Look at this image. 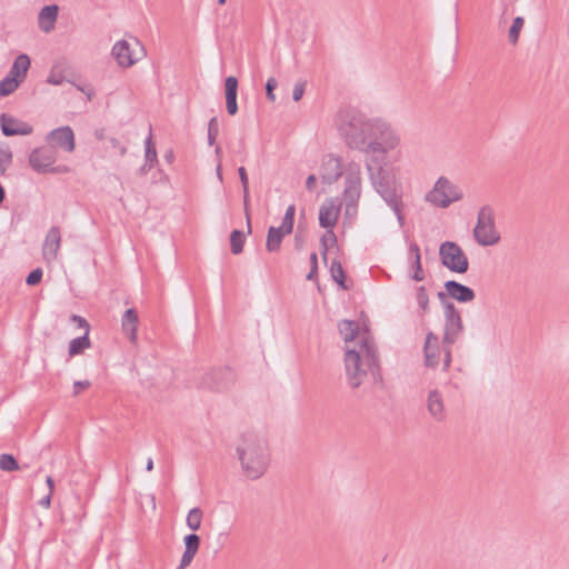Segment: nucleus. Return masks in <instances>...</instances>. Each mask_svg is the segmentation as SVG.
<instances>
[{"label":"nucleus","mask_w":569,"mask_h":569,"mask_svg":"<svg viewBox=\"0 0 569 569\" xmlns=\"http://www.w3.org/2000/svg\"><path fill=\"white\" fill-rule=\"evenodd\" d=\"M377 119L369 118L357 109L347 108L337 112L333 122L340 138L349 148L365 152Z\"/></svg>","instance_id":"obj_3"},{"label":"nucleus","mask_w":569,"mask_h":569,"mask_svg":"<svg viewBox=\"0 0 569 569\" xmlns=\"http://www.w3.org/2000/svg\"><path fill=\"white\" fill-rule=\"evenodd\" d=\"M59 8L57 4L43 7L38 14V27L41 31L49 33L56 28Z\"/></svg>","instance_id":"obj_22"},{"label":"nucleus","mask_w":569,"mask_h":569,"mask_svg":"<svg viewBox=\"0 0 569 569\" xmlns=\"http://www.w3.org/2000/svg\"><path fill=\"white\" fill-rule=\"evenodd\" d=\"M51 497L52 493H48L46 497H43L39 502L40 506H42L43 508H49L51 505Z\"/></svg>","instance_id":"obj_54"},{"label":"nucleus","mask_w":569,"mask_h":569,"mask_svg":"<svg viewBox=\"0 0 569 569\" xmlns=\"http://www.w3.org/2000/svg\"><path fill=\"white\" fill-rule=\"evenodd\" d=\"M41 278H42V270L40 268H37L29 273V276L26 279V282L29 286H34L41 281Z\"/></svg>","instance_id":"obj_42"},{"label":"nucleus","mask_w":569,"mask_h":569,"mask_svg":"<svg viewBox=\"0 0 569 569\" xmlns=\"http://www.w3.org/2000/svg\"><path fill=\"white\" fill-rule=\"evenodd\" d=\"M446 292H439L438 297L440 300H443L447 296L459 301V302H470L475 299V291L455 280H449L445 283Z\"/></svg>","instance_id":"obj_18"},{"label":"nucleus","mask_w":569,"mask_h":569,"mask_svg":"<svg viewBox=\"0 0 569 569\" xmlns=\"http://www.w3.org/2000/svg\"><path fill=\"white\" fill-rule=\"evenodd\" d=\"M416 300L422 313H427L429 311V296L423 286L417 288Z\"/></svg>","instance_id":"obj_37"},{"label":"nucleus","mask_w":569,"mask_h":569,"mask_svg":"<svg viewBox=\"0 0 569 569\" xmlns=\"http://www.w3.org/2000/svg\"><path fill=\"white\" fill-rule=\"evenodd\" d=\"M11 158H12L11 152H9V153H7V154H6V161H7V162H10V161H11Z\"/></svg>","instance_id":"obj_63"},{"label":"nucleus","mask_w":569,"mask_h":569,"mask_svg":"<svg viewBox=\"0 0 569 569\" xmlns=\"http://www.w3.org/2000/svg\"><path fill=\"white\" fill-rule=\"evenodd\" d=\"M463 330L460 312L453 303H445V332H443V370H447L451 362L450 346H452L460 337Z\"/></svg>","instance_id":"obj_7"},{"label":"nucleus","mask_w":569,"mask_h":569,"mask_svg":"<svg viewBox=\"0 0 569 569\" xmlns=\"http://www.w3.org/2000/svg\"><path fill=\"white\" fill-rule=\"evenodd\" d=\"M409 254L412 259L411 269L413 270L411 278L416 281H422L425 279V272L421 266L420 249L417 243L409 246Z\"/></svg>","instance_id":"obj_26"},{"label":"nucleus","mask_w":569,"mask_h":569,"mask_svg":"<svg viewBox=\"0 0 569 569\" xmlns=\"http://www.w3.org/2000/svg\"><path fill=\"white\" fill-rule=\"evenodd\" d=\"M234 450L246 478L257 480L266 473L270 463V449L262 433L251 430L242 432Z\"/></svg>","instance_id":"obj_1"},{"label":"nucleus","mask_w":569,"mask_h":569,"mask_svg":"<svg viewBox=\"0 0 569 569\" xmlns=\"http://www.w3.org/2000/svg\"><path fill=\"white\" fill-rule=\"evenodd\" d=\"M216 173H217L218 180L220 182H222L223 181V177H222V166H221V161L220 160L217 162Z\"/></svg>","instance_id":"obj_55"},{"label":"nucleus","mask_w":569,"mask_h":569,"mask_svg":"<svg viewBox=\"0 0 569 569\" xmlns=\"http://www.w3.org/2000/svg\"><path fill=\"white\" fill-rule=\"evenodd\" d=\"M238 173H239V179H240V182L242 186L243 193H247V190H249V180H248V174H247L244 167H240L238 169Z\"/></svg>","instance_id":"obj_46"},{"label":"nucleus","mask_w":569,"mask_h":569,"mask_svg":"<svg viewBox=\"0 0 569 569\" xmlns=\"http://www.w3.org/2000/svg\"><path fill=\"white\" fill-rule=\"evenodd\" d=\"M305 93V83H296L292 91V99L299 101Z\"/></svg>","instance_id":"obj_48"},{"label":"nucleus","mask_w":569,"mask_h":569,"mask_svg":"<svg viewBox=\"0 0 569 569\" xmlns=\"http://www.w3.org/2000/svg\"><path fill=\"white\" fill-rule=\"evenodd\" d=\"M146 469H147V471H152L153 470V460H152V458H149L147 460Z\"/></svg>","instance_id":"obj_57"},{"label":"nucleus","mask_w":569,"mask_h":569,"mask_svg":"<svg viewBox=\"0 0 569 569\" xmlns=\"http://www.w3.org/2000/svg\"><path fill=\"white\" fill-rule=\"evenodd\" d=\"M144 148H146V164L142 167V170L147 171V170H150L153 167V164L157 162V150H156L154 143L152 142L151 131L149 132V136L146 138Z\"/></svg>","instance_id":"obj_30"},{"label":"nucleus","mask_w":569,"mask_h":569,"mask_svg":"<svg viewBox=\"0 0 569 569\" xmlns=\"http://www.w3.org/2000/svg\"><path fill=\"white\" fill-rule=\"evenodd\" d=\"M46 482L48 485V488H49V492L48 493H53V490H54V481L52 479L51 476H48L47 479H46Z\"/></svg>","instance_id":"obj_56"},{"label":"nucleus","mask_w":569,"mask_h":569,"mask_svg":"<svg viewBox=\"0 0 569 569\" xmlns=\"http://www.w3.org/2000/svg\"><path fill=\"white\" fill-rule=\"evenodd\" d=\"M46 141L52 148H61L67 152H72L74 150V133L69 126L60 127L54 130H51L46 136Z\"/></svg>","instance_id":"obj_15"},{"label":"nucleus","mask_w":569,"mask_h":569,"mask_svg":"<svg viewBox=\"0 0 569 569\" xmlns=\"http://www.w3.org/2000/svg\"><path fill=\"white\" fill-rule=\"evenodd\" d=\"M445 348L440 349L439 340L436 335L429 332L425 342V363L427 367L436 368L440 360H443Z\"/></svg>","instance_id":"obj_19"},{"label":"nucleus","mask_w":569,"mask_h":569,"mask_svg":"<svg viewBox=\"0 0 569 569\" xmlns=\"http://www.w3.org/2000/svg\"><path fill=\"white\" fill-rule=\"evenodd\" d=\"M224 375V371L222 370H214L208 373L204 377L203 385L207 388L216 389V390H223L227 388V383L222 381V376Z\"/></svg>","instance_id":"obj_29"},{"label":"nucleus","mask_w":569,"mask_h":569,"mask_svg":"<svg viewBox=\"0 0 569 569\" xmlns=\"http://www.w3.org/2000/svg\"><path fill=\"white\" fill-rule=\"evenodd\" d=\"M91 347L89 333H83L81 337L74 338L69 342L68 353L69 357H76L82 355L87 349Z\"/></svg>","instance_id":"obj_27"},{"label":"nucleus","mask_w":569,"mask_h":569,"mask_svg":"<svg viewBox=\"0 0 569 569\" xmlns=\"http://www.w3.org/2000/svg\"><path fill=\"white\" fill-rule=\"evenodd\" d=\"M319 172L323 183L332 184L336 182L340 177L343 176L340 158L333 154L325 156L322 158Z\"/></svg>","instance_id":"obj_17"},{"label":"nucleus","mask_w":569,"mask_h":569,"mask_svg":"<svg viewBox=\"0 0 569 569\" xmlns=\"http://www.w3.org/2000/svg\"><path fill=\"white\" fill-rule=\"evenodd\" d=\"M21 81L17 78H14L11 74H7L1 81H0V97H7L11 93H13Z\"/></svg>","instance_id":"obj_31"},{"label":"nucleus","mask_w":569,"mask_h":569,"mask_svg":"<svg viewBox=\"0 0 569 569\" xmlns=\"http://www.w3.org/2000/svg\"><path fill=\"white\" fill-rule=\"evenodd\" d=\"M439 257L441 263L452 272L465 273L469 268L467 254L453 241H445L440 244Z\"/></svg>","instance_id":"obj_12"},{"label":"nucleus","mask_w":569,"mask_h":569,"mask_svg":"<svg viewBox=\"0 0 569 569\" xmlns=\"http://www.w3.org/2000/svg\"><path fill=\"white\" fill-rule=\"evenodd\" d=\"M138 313L133 308L126 310L121 318L122 330L132 343L138 341Z\"/></svg>","instance_id":"obj_23"},{"label":"nucleus","mask_w":569,"mask_h":569,"mask_svg":"<svg viewBox=\"0 0 569 569\" xmlns=\"http://www.w3.org/2000/svg\"><path fill=\"white\" fill-rule=\"evenodd\" d=\"M342 202L337 198H328L326 199L320 209H319V224L322 228L328 229V232L322 237L321 243L323 247L322 256L327 258V239L329 238L333 242L336 241V236L332 231L333 227L337 224Z\"/></svg>","instance_id":"obj_11"},{"label":"nucleus","mask_w":569,"mask_h":569,"mask_svg":"<svg viewBox=\"0 0 569 569\" xmlns=\"http://www.w3.org/2000/svg\"><path fill=\"white\" fill-rule=\"evenodd\" d=\"M368 170L370 172V181L373 189L392 209L397 216L399 224L403 226L405 218L402 214V194L396 177L383 167H379L376 171H372L371 167H368Z\"/></svg>","instance_id":"obj_4"},{"label":"nucleus","mask_w":569,"mask_h":569,"mask_svg":"<svg viewBox=\"0 0 569 569\" xmlns=\"http://www.w3.org/2000/svg\"><path fill=\"white\" fill-rule=\"evenodd\" d=\"M202 517H203V512L200 508H198V507L192 508L188 512L187 520H186L188 528H190L192 531L199 530L200 526H201Z\"/></svg>","instance_id":"obj_33"},{"label":"nucleus","mask_w":569,"mask_h":569,"mask_svg":"<svg viewBox=\"0 0 569 569\" xmlns=\"http://www.w3.org/2000/svg\"><path fill=\"white\" fill-rule=\"evenodd\" d=\"M243 207H244V212H246V217H247L248 228L250 229V217H249V190H247V193H243Z\"/></svg>","instance_id":"obj_51"},{"label":"nucleus","mask_w":569,"mask_h":569,"mask_svg":"<svg viewBox=\"0 0 569 569\" xmlns=\"http://www.w3.org/2000/svg\"><path fill=\"white\" fill-rule=\"evenodd\" d=\"M30 64V58L26 53H21L14 59L9 74L13 76L22 82L27 76Z\"/></svg>","instance_id":"obj_25"},{"label":"nucleus","mask_w":569,"mask_h":569,"mask_svg":"<svg viewBox=\"0 0 569 569\" xmlns=\"http://www.w3.org/2000/svg\"><path fill=\"white\" fill-rule=\"evenodd\" d=\"M287 233L276 227H270L267 234L266 248L269 252H276L280 249L283 237Z\"/></svg>","instance_id":"obj_28"},{"label":"nucleus","mask_w":569,"mask_h":569,"mask_svg":"<svg viewBox=\"0 0 569 569\" xmlns=\"http://www.w3.org/2000/svg\"><path fill=\"white\" fill-rule=\"evenodd\" d=\"M78 89H79V90H81L82 92L87 93V96H88V98H89V99L91 98V96H92V90H91V89H89L88 91H86V90H84L83 88H81V87H78Z\"/></svg>","instance_id":"obj_59"},{"label":"nucleus","mask_w":569,"mask_h":569,"mask_svg":"<svg viewBox=\"0 0 569 569\" xmlns=\"http://www.w3.org/2000/svg\"><path fill=\"white\" fill-rule=\"evenodd\" d=\"M427 409L429 415L436 421H443L446 418V407L443 395L438 389H432L427 396Z\"/></svg>","instance_id":"obj_21"},{"label":"nucleus","mask_w":569,"mask_h":569,"mask_svg":"<svg viewBox=\"0 0 569 569\" xmlns=\"http://www.w3.org/2000/svg\"><path fill=\"white\" fill-rule=\"evenodd\" d=\"M184 541V550L198 552L200 547V537L196 533L187 535L183 539Z\"/></svg>","instance_id":"obj_39"},{"label":"nucleus","mask_w":569,"mask_h":569,"mask_svg":"<svg viewBox=\"0 0 569 569\" xmlns=\"http://www.w3.org/2000/svg\"><path fill=\"white\" fill-rule=\"evenodd\" d=\"M310 262H311V270L310 272L307 274V279L308 280H312L316 276H317V270H318V258H317V253L316 252H312L310 254Z\"/></svg>","instance_id":"obj_45"},{"label":"nucleus","mask_w":569,"mask_h":569,"mask_svg":"<svg viewBox=\"0 0 569 569\" xmlns=\"http://www.w3.org/2000/svg\"><path fill=\"white\" fill-rule=\"evenodd\" d=\"M277 86H278V82L274 78H269L267 80L266 92H267L268 100H270L271 102H273L276 100V96H274L273 91L277 88Z\"/></svg>","instance_id":"obj_41"},{"label":"nucleus","mask_w":569,"mask_h":569,"mask_svg":"<svg viewBox=\"0 0 569 569\" xmlns=\"http://www.w3.org/2000/svg\"><path fill=\"white\" fill-rule=\"evenodd\" d=\"M86 516L84 512H82V515H80L79 517H77V523H78V527L81 525V520L82 518Z\"/></svg>","instance_id":"obj_62"},{"label":"nucleus","mask_w":569,"mask_h":569,"mask_svg":"<svg viewBox=\"0 0 569 569\" xmlns=\"http://www.w3.org/2000/svg\"><path fill=\"white\" fill-rule=\"evenodd\" d=\"M110 144L113 149H118L121 156H124L127 153V147L121 144V142L118 139L111 138Z\"/></svg>","instance_id":"obj_50"},{"label":"nucleus","mask_w":569,"mask_h":569,"mask_svg":"<svg viewBox=\"0 0 569 569\" xmlns=\"http://www.w3.org/2000/svg\"><path fill=\"white\" fill-rule=\"evenodd\" d=\"M525 24V20L522 17H517L513 19L512 24L508 32V38L510 43L516 44L519 40L520 31Z\"/></svg>","instance_id":"obj_35"},{"label":"nucleus","mask_w":569,"mask_h":569,"mask_svg":"<svg viewBox=\"0 0 569 569\" xmlns=\"http://www.w3.org/2000/svg\"><path fill=\"white\" fill-rule=\"evenodd\" d=\"M71 321L76 322L78 325V328L83 329L84 330L83 333L90 332V325L84 318L77 316V315H72Z\"/></svg>","instance_id":"obj_44"},{"label":"nucleus","mask_w":569,"mask_h":569,"mask_svg":"<svg viewBox=\"0 0 569 569\" xmlns=\"http://www.w3.org/2000/svg\"><path fill=\"white\" fill-rule=\"evenodd\" d=\"M91 386L90 381H74L73 383V395L78 396L82 390L88 389Z\"/></svg>","instance_id":"obj_49"},{"label":"nucleus","mask_w":569,"mask_h":569,"mask_svg":"<svg viewBox=\"0 0 569 569\" xmlns=\"http://www.w3.org/2000/svg\"><path fill=\"white\" fill-rule=\"evenodd\" d=\"M399 133L387 121L378 118L372 131L366 153H389L400 146Z\"/></svg>","instance_id":"obj_6"},{"label":"nucleus","mask_w":569,"mask_h":569,"mask_svg":"<svg viewBox=\"0 0 569 569\" xmlns=\"http://www.w3.org/2000/svg\"><path fill=\"white\" fill-rule=\"evenodd\" d=\"M0 127L6 137L30 136L33 133V127L29 122L22 121L8 113L0 116Z\"/></svg>","instance_id":"obj_16"},{"label":"nucleus","mask_w":569,"mask_h":569,"mask_svg":"<svg viewBox=\"0 0 569 569\" xmlns=\"http://www.w3.org/2000/svg\"><path fill=\"white\" fill-rule=\"evenodd\" d=\"M68 171H69V168L67 166L54 167L53 164L51 166V169L49 170L50 173H66Z\"/></svg>","instance_id":"obj_53"},{"label":"nucleus","mask_w":569,"mask_h":569,"mask_svg":"<svg viewBox=\"0 0 569 569\" xmlns=\"http://www.w3.org/2000/svg\"><path fill=\"white\" fill-rule=\"evenodd\" d=\"M61 246V233L58 227H51L46 236L42 254L47 262H51L57 259L58 252Z\"/></svg>","instance_id":"obj_20"},{"label":"nucleus","mask_w":569,"mask_h":569,"mask_svg":"<svg viewBox=\"0 0 569 569\" xmlns=\"http://www.w3.org/2000/svg\"><path fill=\"white\" fill-rule=\"evenodd\" d=\"M339 333L345 341V348L348 346L359 347L362 345L361 336H366L368 342H375L369 330L360 329L356 321L342 320L338 325Z\"/></svg>","instance_id":"obj_13"},{"label":"nucleus","mask_w":569,"mask_h":569,"mask_svg":"<svg viewBox=\"0 0 569 569\" xmlns=\"http://www.w3.org/2000/svg\"><path fill=\"white\" fill-rule=\"evenodd\" d=\"M343 189L341 202L345 204L346 216L353 217L358 211V203L362 193V171L357 162H349L343 168Z\"/></svg>","instance_id":"obj_5"},{"label":"nucleus","mask_w":569,"mask_h":569,"mask_svg":"<svg viewBox=\"0 0 569 569\" xmlns=\"http://www.w3.org/2000/svg\"><path fill=\"white\" fill-rule=\"evenodd\" d=\"M472 233L479 246L490 247L499 242L500 234L496 229L495 213L491 207L483 206L479 209Z\"/></svg>","instance_id":"obj_8"},{"label":"nucleus","mask_w":569,"mask_h":569,"mask_svg":"<svg viewBox=\"0 0 569 569\" xmlns=\"http://www.w3.org/2000/svg\"><path fill=\"white\" fill-rule=\"evenodd\" d=\"M226 89V106L227 111L230 116H234L238 112L237 104V91H238V80L236 77H228L224 81Z\"/></svg>","instance_id":"obj_24"},{"label":"nucleus","mask_w":569,"mask_h":569,"mask_svg":"<svg viewBox=\"0 0 569 569\" xmlns=\"http://www.w3.org/2000/svg\"><path fill=\"white\" fill-rule=\"evenodd\" d=\"M96 137H97L99 140L103 139V130H97V131H96Z\"/></svg>","instance_id":"obj_60"},{"label":"nucleus","mask_w":569,"mask_h":569,"mask_svg":"<svg viewBox=\"0 0 569 569\" xmlns=\"http://www.w3.org/2000/svg\"><path fill=\"white\" fill-rule=\"evenodd\" d=\"M214 152L217 154L218 161H221V148L219 146L216 147Z\"/></svg>","instance_id":"obj_58"},{"label":"nucleus","mask_w":569,"mask_h":569,"mask_svg":"<svg viewBox=\"0 0 569 569\" xmlns=\"http://www.w3.org/2000/svg\"><path fill=\"white\" fill-rule=\"evenodd\" d=\"M463 198L461 188L446 177H440L433 188L426 194V201L435 207L446 209Z\"/></svg>","instance_id":"obj_9"},{"label":"nucleus","mask_w":569,"mask_h":569,"mask_svg":"<svg viewBox=\"0 0 569 569\" xmlns=\"http://www.w3.org/2000/svg\"><path fill=\"white\" fill-rule=\"evenodd\" d=\"M196 555V552L184 550L177 569H186L192 562Z\"/></svg>","instance_id":"obj_43"},{"label":"nucleus","mask_w":569,"mask_h":569,"mask_svg":"<svg viewBox=\"0 0 569 569\" xmlns=\"http://www.w3.org/2000/svg\"><path fill=\"white\" fill-rule=\"evenodd\" d=\"M295 214H296V206L290 204L284 213V217L282 219V223L278 229H280L282 232L290 234L293 229V221H295Z\"/></svg>","instance_id":"obj_32"},{"label":"nucleus","mask_w":569,"mask_h":569,"mask_svg":"<svg viewBox=\"0 0 569 569\" xmlns=\"http://www.w3.org/2000/svg\"><path fill=\"white\" fill-rule=\"evenodd\" d=\"M219 134V122L217 118L210 119L208 123V143L213 146Z\"/></svg>","instance_id":"obj_40"},{"label":"nucleus","mask_w":569,"mask_h":569,"mask_svg":"<svg viewBox=\"0 0 569 569\" xmlns=\"http://www.w3.org/2000/svg\"><path fill=\"white\" fill-rule=\"evenodd\" d=\"M56 160V151L48 147L36 148L29 154V166L37 173H49Z\"/></svg>","instance_id":"obj_14"},{"label":"nucleus","mask_w":569,"mask_h":569,"mask_svg":"<svg viewBox=\"0 0 569 569\" xmlns=\"http://www.w3.org/2000/svg\"><path fill=\"white\" fill-rule=\"evenodd\" d=\"M0 469L3 471H16L19 469V465L12 455L2 453L0 455Z\"/></svg>","instance_id":"obj_38"},{"label":"nucleus","mask_w":569,"mask_h":569,"mask_svg":"<svg viewBox=\"0 0 569 569\" xmlns=\"http://www.w3.org/2000/svg\"><path fill=\"white\" fill-rule=\"evenodd\" d=\"M330 272L332 276V279L343 289L347 287L345 286V271L341 266V263L337 260H333L330 267Z\"/></svg>","instance_id":"obj_36"},{"label":"nucleus","mask_w":569,"mask_h":569,"mask_svg":"<svg viewBox=\"0 0 569 569\" xmlns=\"http://www.w3.org/2000/svg\"><path fill=\"white\" fill-rule=\"evenodd\" d=\"M362 345L345 348V370L349 386L353 389L360 387L371 373L375 380H381L378 351L375 342H368L361 336Z\"/></svg>","instance_id":"obj_2"},{"label":"nucleus","mask_w":569,"mask_h":569,"mask_svg":"<svg viewBox=\"0 0 569 569\" xmlns=\"http://www.w3.org/2000/svg\"><path fill=\"white\" fill-rule=\"evenodd\" d=\"M244 244V234L240 230H233L230 234V246L231 252L233 254H239L243 250Z\"/></svg>","instance_id":"obj_34"},{"label":"nucleus","mask_w":569,"mask_h":569,"mask_svg":"<svg viewBox=\"0 0 569 569\" xmlns=\"http://www.w3.org/2000/svg\"><path fill=\"white\" fill-rule=\"evenodd\" d=\"M146 53L143 44L136 37H131L130 40L117 41L111 50V54L122 68L133 66L141 60Z\"/></svg>","instance_id":"obj_10"},{"label":"nucleus","mask_w":569,"mask_h":569,"mask_svg":"<svg viewBox=\"0 0 569 569\" xmlns=\"http://www.w3.org/2000/svg\"><path fill=\"white\" fill-rule=\"evenodd\" d=\"M47 82L50 84L59 86L63 82V76L56 72V70H51L48 76Z\"/></svg>","instance_id":"obj_47"},{"label":"nucleus","mask_w":569,"mask_h":569,"mask_svg":"<svg viewBox=\"0 0 569 569\" xmlns=\"http://www.w3.org/2000/svg\"><path fill=\"white\" fill-rule=\"evenodd\" d=\"M218 3L222 6L226 3V0H218Z\"/></svg>","instance_id":"obj_64"},{"label":"nucleus","mask_w":569,"mask_h":569,"mask_svg":"<svg viewBox=\"0 0 569 569\" xmlns=\"http://www.w3.org/2000/svg\"><path fill=\"white\" fill-rule=\"evenodd\" d=\"M4 199V189L2 188V186L0 184V202H2Z\"/></svg>","instance_id":"obj_61"},{"label":"nucleus","mask_w":569,"mask_h":569,"mask_svg":"<svg viewBox=\"0 0 569 569\" xmlns=\"http://www.w3.org/2000/svg\"><path fill=\"white\" fill-rule=\"evenodd\" d=\"M316 176L315 174H310L307 180H306V188L309 190V191H312L315 188H316Z\"/></svg>","instance_id":"obj_52"}]
</instances>
